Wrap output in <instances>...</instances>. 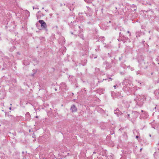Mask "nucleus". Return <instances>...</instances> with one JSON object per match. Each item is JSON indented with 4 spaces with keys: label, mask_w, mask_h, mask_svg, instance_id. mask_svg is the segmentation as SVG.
Masks as SVG:
<instances>
[{
    "label": "nucleus",
    "mask_w": 159,
    "mask_h": 159,
    "mask_svg": "<svg viewBox=\"0 0 159 159\" xmlns=\"http://www.w3.org/2000/svg\"><path fill=\"white\" fill-rule=\"evenodd\" d=\"M103 65L104 66H105V68L107 69H109L111 67L110 64L109 63H108L107 61L103 63Z\"/></svg>",
    "instance_id": "1"
},
{
    "label": "nucleus",
    "mask_w": 159,
    "mask_h": 159,
    "mask_svg": "<svg viewBox=\"0 0 159 159\" xmlns=\"http://www.w3.org/2000/svg\"><path fill=\"white\" fill-rule=\"evenodd\" d=\"M70 110L72 112H76L77 111V108L75 106V105H73L71 106L70 108Z\"/></svg>",
    "instance_id": "2"
},
{
    "label": "nucleus",
    "mask_w": 159,
    "mask_h": 159,
    "mask_svg": "<svg viewBox=\"0 0 159 159\" xmlns=\"http://www.w3.org/2000/svg\"><path fill=\"white\" fill-rule=\"evenodd\" d=\"M114 113L115 114H116L117 115V116H118L119 114H120V112H119V110L118 109H116V110H115Z\"/></svg>",
    "instance_id": "3"
},
{
    "label": "nucleus",
    "mask_w": 159,
    "mask_h": 159,
    "mask_svg": "<svg viewBox=\"0 0 159 159\" xmlns=\"http://www.w3.org/2000/svg\"><path fill=\"white\" fill-rule=\"evenodd\" d=\"M42 28H45L47 27V25L45 22L43 23V24L41 25Z\"/></svg>",
    "instance_id": "4"
},
{
    "label": "nucleus",
    "mask_w": 159,
    "mask_h": 159,
    "mask_svg": "<svg viewBox=\"0 0 159 159\" xmlns=\"http://www.w3.org/2000/svg\"><path fill=\"white\" fill-rule=\"evenodd\" d=\"M39 22L41 24V25L43 24V23L45 22L43 20H39Z\"/></svg>",
    "instance_id": "5"
},
{
    "label": "nucleus",
    "mask_w": 159,
    "mask_h": 159,
    "mask_svg": "<svg viewBox=\"0 0 159 159\" xmlns=\"http://www.w3.org/2000/svg\"><path fill=\"white\" fill-rule=\"evenodd\" d=\"M26 116H30V114L29 112H27L26 114Z\"/></svg>",
    "instance_id": "6"
},
{
    "label": "nucleus",
    "mask_w": 159,
    "mask_h": 159,
    "mask_svg": "<svg viewBox=\"0 0 159 159\" xmlns=\"http://www.w3.org/2000/svg\"><path fill=\"white\" fill-rule=\"evenodd\" d=\"M38 9L39 8H35L34 7H33V9Z\"/></svg>",
    "instance_id": "7"
},
{
    "label": "nucleus",
    "mask_w": 159,
    "mask_h": 159,
    "mask_svg": "<svg viewBox=\"0 0 159 159\" xmlns=\"http://www.w3.org/2000/svg\"><path fill=\"white\" fill-rule=\"evenodd\" d=\"M114 87L115 89L116 87H118V86L117 85H116L115 86H114Z\"/></svg>",
    "instance_id": "8"
},
{
    "label": "nucleus",
    "mask_w": 159,
    "mask_h": 159,
    "mask_svg": "<svg viewBox=\"0 0 159 159\" xmlns=\"http://www.w3.org/2000/svg\"><path fill=\"white\" fill-rule=\"evenodd\" d=\"M136 139H138L139 138V136H138V135H137L136 136Z\"/></svg>",
    "instance_id": "9"
},
{
    "label": "nucleus",
    "mask_w": 159,
    "mask_h": 159,
    "mask_svg": "<svg viewBox=\"0 0 159 159\" xmlns=\"http://www.w3.org/2000/svg\"><path fill=\"white\" fill-rule=\"evenodd\" d=\"M127 33H129V31H127Z\"/></svg>",
    "instance_id": "10"
},
{
    "label": "nucleus",
    "mask_w": 159,
    "mask_h": 159,
    "mask_svg": "<svg viewBox=\"0 0 159 159\" xmlns=\"http://www.w3.org/2000/svg\"><path fill=\"white\" fill-rule=\"evenodd\" d=\"M40 12V11H38V13H39V12Z\"/></svg>",
    "instance_id": "11"
},
{
    "label": "nucleus",
    "mask_w": 159,
    "mask_h": 159,
    "mask_svg": "<svg viewBox=\"0 0 159 159\" xmlns=\"http://www.w3.org/2000/svg\"><path fill=\"white\" fill-rule=\"evenodd\" d=\"M109 79H111V80H111V78H109Z\"/></svg>",
    "instance_id": "12"
},
{
    "label": "nucleus",
    "mask_w": 159,
    "mask_h": 159,
    "mask_svg": "<svg viewBox=\"0 0 159 159\" xmlns=\"http://www.w3.org/2000/svg\"><path fill=\"white\" fill-rule=\"evenodd\" d=\"M9 109H11V107H10V108H9Z\"/></svg>",
    "instance_id": "13"
},
{
    "label": "nucleus",
    "mask_w": 159,
    "mask_h": 159,
    "mask_svg": "<svg viewBox=\"0 0 159 159\" xmlns=\"http://www.w3.org/2000/svg\"><path fill=\"white\" fill-rule=\"evenodd\" d=\"M103 80H106V79H103Z\"/></svg>",
    "instance_id": "14"
},
{
    "label": "nucleus",
    "mask_w": 159,
    "mask_h": 159,
    "mask_svg": "<svg viewBox=\"0 0 159 159\" xmlns=\"http://www.w3.org/2000/svg\"><path fill=\"white\" fill-rule=\"evenodd\" d=\"M140 150H142V148H141L140 149Z\"/></svg>",
    "instance_id": "15"
},
{
    "label": "nucleus",
    "mask_w": 159,
    "mask_h": 159,
    "mask_svg": "<svg viewBox=\"0 0 159 159\" xmlns=\"http://www.w3.org/2000/svg\"><path fill=\"white\" fill-rule=\"evenodd\" d=\"M120 34H121V33H120Z\"/></svg>",
    "instance_id": "16"
}]
</instances>
